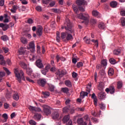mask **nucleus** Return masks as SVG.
<instances>
[{
	"label": "nucleus",
	"instance_id": "nucleus-17",
	"mask_svg": "<svg viewBox=\"0 0 125 125\" xmlns=\"http://www.w3.org/2000/svg\"><path fill=\"white\" fill-rule=\"evenodd\" d=\"M91 98L94 100V104L95 106H97V99L95 93H93L91 96Z\"/></svg>",
	"mask_w": 125,
	"mask_h": 125
},
{
	"label": "nucleus",
	"instance_id": "nucleus-4",
	"mask_svg": "<svg viewBox=\"0 0 125 125\" xmlns=\"http://www.w3.org/2000/svg\"><path fill=\"white\" fill-rule=\"evenodd\" d=\"M62 121L63 122L64 124H66V125H72V124H73L72 120L70 119L69 115H65L63 117Z\"/></svg>",
	"mask_w": 125,
	"mask_h": 125
},
{
	"label": "nucleus",
	"instance_id": "nucleus-31",
	"mask_svg": "<svg viewBox=\"0 0 125 125\" xmlns=\"http://www.w3.org/2000/svg\"><path fill=\"white\" fill-rule=\"evenodd\" d=\"M117 87L119 89H120V88H122V87H123V82L119 81L117 83Z\"/></svg>",
	"mask_w": 125,
	"mask_h": 125
},
{
	"label": "nucleus",
	"instance_id": "nucleus-52",
	"mask_svg": "<svg viewBox=\"0 0 125 125\" xmlns=\"http://www.w3.org/2000/svg\"><path fill=\"white\" fill-rule=\"evenodd\" d=\"M29 123L30 124V125H37V123H36L35 122V121L32 120L29 121Z\"/></svg>",
	"mask_w": 125,
	"mask_h": 125
},
{
	"label": "nucleus",
	"instance_id": "nucleus-59",
	"mask_svg": "<svg viewBox=\"0 0 125 125\" xmlns=\"http://www.w3.org/2000/svg\"><path fill=\"white\" fill-rule=\"evenodd\" d=\"M35 112H42V109L40 107H35Z\"/></svg>",
	"mask_w": 125,
	"mask_h": 125
},
{
	"label": "nucleus",
	"instance_id": "nucleus-26",
	"mask_svg": "<svg viewBox=\"0 0 125 125\" xmlns=\"http://www.w3.org/2000/svg\"><path fill=\"white\" fill-rule=\"evenodd\" d=\"M5 72H2V71L0 72V83L2 82V80H3L2 78H3V77H5Z\"/></svg>",
	"mask_w": 125,
	"mask_h": 125
},
{
	"label": "nucleus",
	"instance_id": "nucleus-24",
	"mask_svg": "<svg viewBox=\"0 0 125 125\" xmlns=\"http://www.w3.org/2000/svg\"><path fill=\"white\" fill-rule=\"evenodd\" d=\"M13 98L14 100H16V101H18V100H19V95L18 94V93H15L13 95Z\"/></svg>",
	"mask_w": 125,
	"mask_h": 125
},
{
	"label": "nucleus",
	"instance_id": "nucleus-37",
	"mask_svg": "<svg viewBox=\"0 0 125 125\" xmlns=\"http://www.w3.org/2000/svg\"><path fill=\"white\" fill-rule=\"evenodd\" d=\"M113 53L115 55H119V54H120V53H121V50L120 49L115 50L113 51Z\"/></svg>",
	"mask_w": 125,
	"mask_h": 125
},
{
	"label": "nucleus",
	"instance_id": "nucleus-19",
	"mask_svg": "<svg viewBox=\"0 0 125 125\" xmlns=\"http://www.w3.org/2000/svg\"><path fill=\"white\" fill-rule=\"evenodd\" d=\"M18 9H19V6L14 5L12 8L11 9V12H12V13H16V10Z\"/></svg>",
	"mask_w": 125,
	"mask_h": 125
},
{
	"label": "nucleus",
	"instance_id": "nucleus-9",
	"mask_svg": "<svg viewBox=\"0 0 125 125\" xmlns=\"http://www.w3.org/2000/svg\"><path fill=\"white\" fill-rule=\"evenodd\" d=\"M77 123L79 125H87V123L83 121V118H78Z\"/></svg>",
	"mask_w": 125,
	"mask_h": 125
},
{
	"label": "nucleus",
	"instance_id": "nucleus-32",
	"mask_svg": "<svg viewBox=\"0 0 125 125\" xmlns=\"http://www.w3.org/2000/svg\"><path fill=\"white\" fill-rule=\"evenodd\" d=\"M42 93L45 98L48 97V96L50 95L49 92L48 91L42 92Z\"/></svg>",
	"mask_w": 125,
	"mask_h": 125
},
{
	"label": "nucleus",
	"instance_id": "nucleus-44",
	"mask_svg": "<svg viewBox=\"0 0 125 125\" xmlns=\"http://www.w3.org/2000/svg\"><path fill=\"white\" fill-rule=\"evenodd\" d=\"M9 28V25L8 24H5L4 27L2 28L3 31H6Z\"/></svg>",
	"mask_w": 125,
	"mask_h": 125
},
{
	"label": "nucleus",
	"instance_id": "nucleus-43",
	"mask_svg": "<svg viewBox=\"0 0 125 125\" xmlns=\"http://www.w3.org/2000/svg\"><path fill=\"white\" fill-rule=\"evenodd\" d=\"M121 21L122 26H125V18L122 17L121 19Z\"/></svg>",
	"mask_w": 125,
	"mask_h": 125
},
{
	"label": "nucleus",
	"instance_id": "nucleus-34",
	"mask_svg": "<svg viewBox=\"0 0 125 125\" xmlns=\"http://www.w3.org/2000/svg\"><path fill=\"white\" fill-rule=\"evenodd\" d=\"M26 73L27 74V75H28V76H31V75L33 74V71H32V70L30 68H27Z\"/></svg>",
	"mask_w": 125,
	"mask_h": 125
},
{
	"label": "nucleus",
	"instance_id": "nucleus-45",
	"mask_svg": "<svg viewBox=\"0 0 125 125\" xmlns=\"http://www.w3.org/2000/svg\"><path fill=\"white\" fill-rule=\"evenodd\" d=\"M83 119H84V120H85L86 122H87V121H88L89 124V121H90V120H89V117H88V115H86L84 116Z\"/></svg>",
	"mask_w": 125,
	"mask_h": 125
},
{
	"label": "nucleus",
	"instance_id": "nucleus-55",
	"mask_svg": "<svg viewBox=\"0 0 125 125\" xmlns=\"http://www.w3.org/2000/svg\"><path fill=\"white\" fill-rule=\"evenodd\" d=\"M91 42L96 43V46H97V47H98V40H95L93 39L91 40Z\"/></svg>",
	"mask_w": 125,
	"mask_h": 125
},
{
	"label": "nucleus",
	"instance_id": "nucleus-36",
	"mask_svg": "<svg viewBox=\"0 0 125 125\" xmlns=\"http://www.w3.org/2000/svg\"><path fill=\"white\" fill-rule=\"evenodd\" d=\"M103 88H104V85H103V84L102 83H100L98 86V89L101 90V91H103Z\"/></svg>",
	"mask_w": 125,
	"mask_h": 125
},
{
	"label": "nucleus",
	"instance_id": "nucleus-5",
	"mask_svg": "<svg viewBox=\"0 0 125 125\" xmlns=\"http://www.w3.org/2000/svg\"><path fill=\"white\" fill-rule=\"evenodd\" d=\"M43 107V111L44 112V114L46 116H48V115H50L51 114V110H50V107L47 106V105L44 104L42 106Z\"/></svg>",
	"mask_w": 125,
	"mask_h": 125
},
{
	"label": "nucleus",
	"instance_id": "nucleus-7",
	"mask_svg": "<svg viewBox=\"0 0 125 125\" xmlns=\"http://www.w3.org/2000/svg\"><path fill=\"white\" fill-rule=\"evenodd\" d=\"M37 83L38 84L40 85V86H42V87H43L46 83V79L44 78L40 79L39 80H38Z\"/></svg>",
	"mask_w": 125,
	"mask_h": 125
},
{
	"label": "nucleus",
	"instance_id": "nucleus-33",
	"mask_svg": "<svg viewBox=\"0 0 125 125\" xmlns=\"http://www.w3.org/2000/svg\"><path fill=\"white\" fill-rule=\"evenodd\" d=\"M109 76H113L114 75V69L112 68H110L108 70Z\"/></svg>",
	"mask_w": 125,
	"mask_h": 125
},
{
	"label": "nucleus",
	"instance_id": "nucleus-18",
	"mask_svg": "<svg viewBox=\"0 0 125 125\" xmlns=\"http://www.w3.org/2000/svg\"><path fill=\"white\" fill-rule=\"evenodd\" d=\"M98 28L100 29L101 30H103L104 29H105L106 28V25H105V24L103 22H100L99 23L98 25Z\"/></svg>",
	"mask_w": 125,
	"mask_h": 125
},
{
	"label": "nucleus",
	"instance_id": "nucleus-53",
	"mask_svg": "<svg viewBox=\"0 0 125 125\" xmlns=\"http://www.w3.org/2000/svg\"><path fill=\"white\" fill-rule=\"evenodd\" d=\"M57 41L59 42H60V36L59 34V32H57Z\"/></svg>",
	"mask_w": 125,
	"mask_h": 125
},
{
	"label": "nucleus",
	"instance_id": "nucleus-22",
	"mask_svg": "<svg viewBox=\"0 0 125 125\" xmlns=\"http://www.w3.org/2000/svg\"><path fill=\"white\" fill-rule=\"evenodd\" d=\"M72 33H71V34ZM70 33L67 32L66 38V41H70L71 40H73V36Z\"/></svg>",
	"mask_w": 125,
	"mask_h": 125
},
{
	"label": "nucleus",
	"instance_id": "nucleus-16",
	"mask_svg": "<svg viewBox=\"0 0 125 125\" xmlns=\"http://www.w3.org/2000/svg\"><path fill=\"white\" fill-rule=\"evenodd\" d=\"M106 97V96L105 95V93L103 92H101L98 94V98L99 99H101V100H102L104 99Z\"/></svg>",
	"mask_w": 125,
	"mask_h": 125
},
{
	"label": "nucleus",
	"instance_id": "nucleus-51",
	"mask_svg": "<svg viewBox=\"0 0 125 125\" xmlns=\"http://www.w3.org/2000/svg\"><path fill=\"white\" fill-rule=\"evenodd\" d=\"M69 108H68L67 107H65L63 108L62 111L63 113H68V112H69Z\"/></svg>",
	"mask_w": 125,
	"mask_h": 125
},
{
	"label": "nucleus",
	"instance_id": "nucleus-30",
	"mask_svg": "<svg viewBox=\"0 0 125 125\" xmlns=\"http://www.w3.org/2000/svg\"><path fill=\"white\" fill-rule=\"evenodd\" d=\"M0 39L2 41H3V42H6V41H8L9 40L8 37L6 35L1 36Z\"/></svg>",
	"mask_w": 125,
	"mask_h": 125
},
{
	"label": "nucleus",
	"instance_id": "nucleus-12",
	"mask_svg": "<svg viewBox=\"0 0 125 125\" xmlns=\"http://www.w3.org/2000/svg\"><path fill=\"white\" fill-rule=\"evenodd\" d=\"M52 118L53 120H57L59 118V112L57 111H54L52 114Z\"/></svg>",
	"mask_w": 125,
	"mask_h": 125
},
{
	"label": "nucleus",
	"instance_id": "nucleus-6",
	"mask_svg": "<svg viewBox=\"0 0 125 125\" xmlns=\"http://www.w3.org/2000/svg\"><path fill=\"white\" fill-rule=\"evenodd\" d=\"M115 86H110L108 88L105 89V91L107 93H110V94H114L115 93Z\"/></svg>",
	"mask_w": 125,
	"mask_h": 125
},
{
	"label": "nucleus",
	"instance_id": "nucleus-48",
	"mask_svg": "<svg viewBox=\"0 0 125 125\" xmlns=\"http://www.w3.org/2000/svg\"><path fill=\"white\" fill-rule=\"evenodd\" d=\"M29 110H30V111H31V112H33V111L35 110L36 109V107L35 106H30L28 107Z\"/></svg>",
	"mask_w": 125,
	"mask_h": 125
},
{
	"label": "nucleus",
	"instance_id": "nucleus-46",
	"mask_svg": "<svg viewBox=\"0 0 125 125\" xmlns=\"http://www.w3.org/2000/svg\"><path fill=\"white\" fill-rule=\"evenodd\" d=\"M77 66L78 68H82V67L83 66V62H79L78 63H77Z\"/></svg>",
	"mask_w": 125,
	"mask_h": 125
},
{
	"label": "nucleus",
	"instance_id": "nucleus-15",
	"mask_svg": "<svg viewBox=\"0 0 125 125\" xmlns=\"http://www.w3.org/2000/svg\"><path fill=\"white\" fill-rule=\"evenodd\" d=\"M42 30H43V28L42 26H39L37 30V34L38 36H42Z\"/></svg>",
	"mask_w": 125,
	"mask_h": 125
},
{
	"label": "nucleus",
	"instance_id": "nucleus-39",
	"mask_svg": "<svg viewBox=\"0 0 125 125\" xmlns=\"http://www.w3.org/2000/svg\"><path fill=\"white\" fill-rule=\"evenodd\" d=\"M109 62L112 64H116V60H115L114 58H110L109 59Z\"/></svg>",
	"mask_w": 125,
	"mask_h": 125
},
{
	"label": "nucleus",
	"instance_id": "nucleus-2",
	"mask_svg": "<svg viewBox=\"0 0 125 125\" xmlns=\"http://www.w3.org/2000/svg\"><path fill=\"white\" fill-rule=\"evenodd\" d=\"M14 72L17 78V81L19 83H21V81H25V76L24 75V72L22 70H19V68H15Z\"/></svg>",
	"mask_w": 125,
	"mask_h": 125
},
{
	"label": "nucleus",
	"instance_id": "nucleus-41",
	"mask_svg": "<svg viewBox=\"0 0 125 125\" xmlns=\"http://www.w3.org/2000/svg\"><path fill=\"white\" fill-rule=\"evenodd\" d=\"M102 65H103L104 66H107V60H102L101 62Z\"/></svg>",
	"mask_w": 125,
	"mask_h": 125
},
{
	"label": "nucleus",
	"instance_id": "nucleus-13",
	"mask_svg": "<svg viewBox=\"0 0 125 125\" xmlns=\"http://www.w3.org/2000/svg\"><path fill=\"white\" fill-rule=\"evenodd\" d=\"M1 118H3L4 120H2L1 118H0V122H1V123H5V122L7 121V119H8V116L7 115V114L4 113L2 115Z\"/></svg>",
	"mask_w": 125,
	"mask_h": 125
},
{
	"label": "nucleus",
	"instance_id": "nucleus-8",
	"mask_svg": "<svg viewBox=\"0 0 125 125\" xmlns=\"http://www.w3.org/2000/svg\"><path fill=\"white\" fill-rule=\"evenodd\" d=\"M26 48L24 47H21L18 50V53L19 55H24L26 53Z\"/></svg>",
	"mask_w": 125,
	"mask_h": 125
},
{
	"label": "nucleus",
	"instance_id": "nucleus-62",
	"mask_svg": "<svg viewBox=\"0 0 125 125\" xmlns=\"http://www.w3.org/2000/svg\"><path fill=\"white\" fill-rule=\"evenodd\" d=\"M102 68V65L100 64H98L96 66L97 70H101Z\"/></svg>",
	"mask_w": 125,
	"mask_h": 125
},
{
	"label": "nucleus",
	"instance_id": "nucleus-60",
	"mask_svg": "<svg viewBox=\"0 0 125 125\" xmlns=\"http://www.w3.org/2000/svg\"><path fill=\"white\" fill-rule=\"evenodd\" d=\"M37 48L38 53H41V46H40L39 45H37Z\"/></svg>",
	"mask_w": 125,
	"mask_h": 125
},
{
	"label": "nucleus",
	"instance_id": "nucleus-58",
	"mask_svg": "<svg viewBox=\"0 0 125 125\" xmlns=\"http://www.w3.org/2000/svg\"><path fill=\"white\" fill-rule=\"evenodd\" d=\"M36 10H37V11H39V12H41L42 11V7L40 6L36 7Z\"/></svg>",
	"mask_w": 125,
	"mask_h": 125
},
{
	"label": "nucleus",
	"instance_id": "nucleus-23",
	"mask_svg": "<svg viewBox=\"0 0 125 125\" xmlns=\"http://www.w3.org/2000/svg\"><path fill=\"white\" fill-rule=\"evenodd\" d=\"M21 42L23 44H27L28 43V40L24 37H21Z\"/></svg>",
	"mask_w": 125,
	"mask_h": 125
},
{
	"label": "nucleus",
	"instance_id": "nucleus-28",
	"mask_svg": "<svg viewBox=\"0 0 125 125\" xmlns=\"http://www.w3.org/2000/svg\"><path fill=\"white\" fill-rule=\"evenodd\" d=\"M20 65L23 69H27V65L23 62H20Z\"/></svg>",
	"mask_w": 125,
	"mask_h": 125
},
{
	"label": "nucleus",
	"instance_id": "nucleus-38",
	"mask_svg": "<svg viewBox=\"0 0 125 125\" xmlns=\"http://www.w3.org/2000/svg\"><path fill=\"white\" fill-rule=\"evenodd\" d=\"M91 88V84L87 85L86 88V91H87L88 93H89V92H90Z\"/></svg>",
	"mask_w": 125,
	"mask_h": 125
},
{
	"label": "nucleus",
	"instance_id": "nucleus-25",
	"mask_svg": "<svg viewBox=\"0 0 125 125\" xmlns=\"http://www.w3.org/2000/svg\"><path fill=\"white\" fill-rule=\"evenodd\" d=\"M111 7L114 8L115 7H117V5H118V2L116 1H112L110 3Z\"/></svg>",
	"mask_w": 125,
	"mask_h": 125
},
{
	"label": "nucleus",
	"instance_id": "nucleus-11",
	"mask_svg": "<svg viewBox=\"0 0 125 125\" xmlns=\"http://www.w3.org/2000/svg\"><path fill=\"white\" fill-rule=\"evenodd\" d=\"M36 65L40 69H42V68H43V64H42V60L41 59H38L37 61H36Z\"/></svg>",
	"mask_w": 125,
	"mask_h": 125
},
{
	"label": "nucleus",
	"instance_id": "nucleus-10",
	"mask_svg": "<svg viewBox=\"0 0 125 125\" xmlns=\"http://www.w3.org/2000/svg\"><path fill=\"white\" fill-rule=\"evenodd\" d=\"M76 3L79 6L86 5V4H87V2L84 0H77Z\"/></svg>",
	"mask_w": 125,
	"mask_h": 125
},
{
	"label": "nucleus",
	"instance_id": "nucleus-27",
	"mask_svg": "<svg viewBox=\"0 0 125 125\" xmlns=\"http://www.w3.org/2000/svg\"><path fill=\"white\" fill-rule=\"evenodd\" d=\"M83 41L86 43H87L88 44H89L90 43V39L86 36L84 37Z\"/></svg>",
	"mask_w": 125,
	"mask_h": 125
},
{
	"label": "nucleus",
	"instance_id": "nucleus-49",
	"mask_svg": "<svg viewBox=\"0 0 125 125\" xmlns=\"http://www.w3.org/2000/svg\"><path fill=\"white\" fill-rule=\"evenodd\" d=\"M76 111H80L81 112H83L84 111V107H77L76 108Z\"/></svg>",
	"mask_w": 125,
	"mask_h": 125
},
{
	"label": "nucleus",
	"instance_id": "nucleus-57",
	"mask_svg": "<svg viewBox=\"0 0 125 125\" xmlns=\"http://www.w3.org/2000/svg\"><path fill=\"white\" fill-rule=\"evenodd\" d=\"M6 63V62L4 60H1V61H0V65H3V66H4V65H5Z\"/></svg>",
	"mask_w": 125,
	"mask_h": 125
},
{
	"label": "nucleus",
	"instance_id": "nucleus-50",
	"mask_svg": "<svg viewBox=\"0 0 125 125\" xmlns=\"http://www.w3.org/2000/svg\"><path fill=\"white\" fill-rule=\"evenodd\" d=\"M49 90L50 91H54V86L52 85H50L49 86Z\"/></svg>",
	"mask_w": 125,
	"mask_h": 125
},
{
	"label": "nucleus",
	"instance_id": "nucleus-1",
	"mask_svg": "<svg viewBox=\"0 0 125 125\" xmlns=\"http://www.w3.org/2000/svg\"><path fill=\"white\" fill-rule=\"evenodd\" d=\"M65 26H62V29H65L66 32L62 33L61 38L62 39L67 38V34L68 33H74V30L72 29V25L70 20L67 19L64 23Z\"/></svg>",
	"mask_w": 125,
	"mask_h": 125
},
{
	"label": "nucleus",
	"instance_id": "nucleus-3",
	"mask_svg": "<svg viewBox=\"0 0 125 125\" xmlns=\"http://www.w3.org/2000/svg\"><path fill=\"white\" fill-rule=\"evenodd\" d=\"M77 16L79 19H82V20H84L82 21V23H84L85 25H87L88 24V22H89V15L87 13H84V14L83 13H80L77 15Z\"/></svg>",
	"mask_w": 125,
	"mask_h": 125
},
{
	"label": "nucleus",
	"instance_id": "nucleus-54",
	"mask_svg": "<svg viewBox=\"0 0 125 125\" xmlns=\"http://www.w3.org/2000/svg\"><path fill=\"white\" fill-rule=\"evenodd\" d=\"M2 49L5 53H7L8 51H9V49L7 47H2Z\"/></svg>",
	"mask_w": 125,
	"mask_h": 125
},
{
	"label": "nucleus",
	"instance_id": "nucleus-42",
	"mask_svg": "<svg viewBox=\"0 0 125 125\" xmlns=\"http://www.w3.org/2000/svg\"><path fill=\"white\" fill-rule=\"evenodd\" d=\"M47 72H48V70L44 68L41 70V72L42 73V75H44V76L46 75V73H47Z\"/></svg>",
	"mask_w": 125,
	"mask_h": 125
},
{
	"label": "nucleus",
	"instance_id": "nucleus-63",
	"mask_svg": "<svg viewBox=\"0 0 125 125\" xmlns=\"http://www.w3.org/2000/svg\"><path fill=\"white\" fill-rule=\"evenodd\" d=\"M97 22V21H96L95 19H92L91 20V23H92V24H96V22Z\"/></svg>",
	"mask_w": 125,
	"mask_h": 125
},
{
	"label": "nucleus",
	"instance_id": "nucleus-14",
	"mask_svg": "<svg viewBox=\"0 0 125 125\" xmlns=\"http://www.w3.org/2000/svg\"><path fill=\"white\" fill-rule=\"evenodd\" d=\"M66 73L65 72V70H61L57 71L56 74L57 76H59L60 78H62L64 75H65Z\"/></svg>",
	"mask_w": 125,
	"mask_h": 125
},
{
	"label": "nucleus",
	"instance_id": "nucleus-21",
	"mask_svg": "<svg viewBox=\"0 0 125 125\" xmlns=\"http://www.w3.org/2000/svg\"><path fill=\"white\" fill-rule=\"evenodd\" d=\"M33 118L34 119H35V120H37V121H40L42 118V115L40 114L36 113L33 116Z\"/></svg>",
	"mask_w": 125,
	"mask_h": 125
},
{
	"label": "nucleus",
	"instance_id": "nucleus-20",
	"mask_svg": "<svg viewBox=\"0 0 125 125\" xmlns=\"http://www.w3.org/2000/svg\"><path fill=\"white\" fill-rule=\"evenodd\" d=\"M29 48H27L28 49H30V48H32L33 51H35V42H30L29 44Z\"/></svg>",
	"mask_w": 125,
	"mask_h": 125
},
{
	"label": "nucleus",
	"instance_id": "nucleus-47",
	"mask_svg": "<svg viewBox=\"0 0 125 125\" xmlns=\"http://www.w3.org/2000/svg\"><path fill=\"white\" fill-rule=\"evenodd\" d=\"M3 69L4 70V71H5L7 75H9L10 74H11V72H10V71H9V70H8V69H7V68L3 67Z\"/></svg>",
	"mask_w": 125,
	"mask_h": 125
},
{
	"label": "nucleus",
	"instance_id": "nucleus-61",
	"mask_svg": "<svg viewBox=\"0 0 125 125\" xmlns=\"http://www.w3.org/2000/svg\"><path fill=\"white\" fill-rule=\"evenodd\" d=\"M22 4H28V2L26 0H20Z\"/></svg>",
	"mask_w": 125,
	"mask_h": 125
},
{
	"label": "nucleus",
	"instance_id": "nucleus-29",
	"mask_svg": "<svg viewBox=\"0 0 125 125\" xmlns=\"http://www.w3.org/2000/svg\"><path fill=\"white\" fill-rule=\"evenodd\" d=\"M65 84L66 85V86H68V87H71L72 86V83L70 80H66L65 81Z\"/></svg>",
	"mask_w": 125,
	"mask_h": 125
},
{
	"label": "nucleus",
	"instance_id": "nucleus-40",
	"mask_svg": "<svg viewBox=\"0 0 125 125\" xmlns=\"http://www.w3.org/2000/svg\"><path fill=\"white\" fill-rule=\"evenodd\" d=\"M99 14V12H98V11H97L96 10H94V11H92L93 16L96 17Z\"/></svg>",
	"mask_w": 125,
	"mask_h": 125
},
{
	"label": "nucleus",
	"instance_id": "nucleus-64",
	"mask_svg": "<svg viewBox=\"0 0 125 125\" xmlns=\"http://www.w3.org/2000/svg\"><path fill=\"white\" fill-rule=\"evenodd\" d=\"M120 14L121 15H122V16H125V10L121 11Z\"/></svg>",
	"mask_w": 125,
	"mask_h": 125
},
{
	"label": "nucleus",
	"instance_id": "nucleus-35",
	"mask_svg": "<svg viewBox=\"0 0 125 125\" xmlns=\"http://www.w3.org/2000/svg\"><path fill=\"white\" fill-rule=\"evenodd\" d=\"M62 91L64 93H68L69 92V89L67 87L62 88Z\"/></svg>",
	"mask_w": 125,
	"mask_h": 125
},
{
	"label": "nucleus",
	"instance_id": "nucleus-56",
	"mask_svg": "<svg viewBox=\"0 0 125 125\" xmlns=\"http://www.w3.org/2000/svg\"><path fill=\"white\" fill-rule=\"evenodd\" d=\"M26 81H27L28 82H29V83H35V82H34L33 80L29 78V77H26Z\"/></svg>",
	"mask_w": 125,
	"mask_h": 125
}]
</instances>
